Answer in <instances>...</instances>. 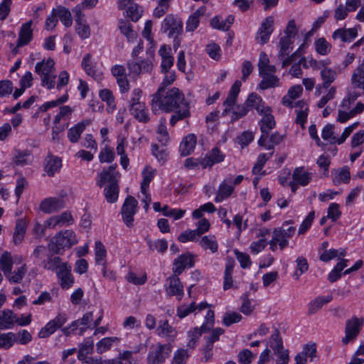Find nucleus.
Returning <instances> with one entry per match:
<instances>
[{"instance_id":"nucleus-21","label":"nucleus","mask_w":364,"mask_h":364,"mask_svg":"<svg viewBox=\"0 0 364 364\" xmlns=\"http://www.w3.org/2000/svg\"><path fill=\"white\" fill-rule=\"evenodd\" d=\"M156 331L159 336L168 338L171 341H173L177 336V331L169 324L168 320L160 321Z\"/></svg>"},{"instance_id":"nucleus-16","label":"nucleus","mask_w":364,"mask_h":364,"mask_svg":"<svg viewBox=\"0 0 364 364\" xmlns=\"http://www.w3.org/2000/svg\"><path fill=\"white\" fill-rule=\"evenodd\" d=\"M65 207V202L59 198H48L44 199L40 204L41 210L46 213L58 211Z\"/></svg>"},{"instance_id":"nucleus-23","label":"nucleus","mask_w":364,"mask_h":364,"mask_svg":"<svg viewBox=\"0 0 364 364\" xmlns=\"http://www.w3.org/2000/svg\"><path fill=\"white\" fill-rule=\"evenodd\" d=\"M292 178L300 186H306L312 180V173L306 171L304 167H297L293 171Z\"/></svg>"},{"instance_id":"nucleus-61","label":"nucleus","mask_w":364,"mask_h":364,"mask_svg":"<svg viewBox=\"0 0 364 364\" xmlns=\"http://www.w3.org/2000/svg\"><path fill=\"white\" fill-rule=\"evenodd\" d=\"M200 237L195 230H187L183 232H181L178 237V240L179 242L185 243L188 241H197L198 237Z\"/></svg>"},{"instance_id":"nucleus-39","label":"nucleus","mask_w":364,"mask_h":364,"mask_svg":"<svg viewBox=\"0 0 364 364\" xmlns=\"http://www.w3.org/2000/svg\"><path fill=\"white\" fill-rule=\"evenodd\" d=\"M321 77L322 80V87L328 89L331 83L336 79L337 73L331 68H323L321 70Z\"/></svg>"},{"instance_id":"nucleus-29","label":"nucleus","mask_w":364,"mask_h":364,"mask_svg":"<svg viewBox=\"0 0 364 364\" xmlns=\"http://www.w3.org/2000/svg\"><path fill=\"white\" fill-rule=\"evenodd\" d=\"M357 36V30L353 28H339L336 30L333 33V38L334 40L341 39L343 42H350Z\"/></svg>"},{"instance_id":"nucleus-60","label":"nucleus","mask_w":364,"mask_h":364,"mask_svg":"<svg viewBox=\"0 0 364 364\" xmlns=\"http://www.w3.org/2000/svg\"><path fill=\"white\" fill-rule=\"evenodd\" d=\"M100 97L102 101L107 102L108 107L111 109L112 111L115 109L116 106L114 104V97L110 90L107 89L101 90L100 92Z\"/></svg>"},{"instance_id":"nucleus-49","label":"nucleus","mask_w":364,"mask_h":364,"mask_svg":"<svg viewBox=\"0 0 364 364\" xmlns=\"http://www.w3.org/2000/svg\"><path fill=\"white\" fill-rule=\"evenodd\" d=\"M346 254L345 249H330L327 252H322L320 255V259L324 262H329L337 257H344Z\"/></svg>"},{"instance_id":"nucleus-46","label":"nucleus","mask_w":364,"mask_h":364,"mask_svg":"<svg viewBox=\"0 0 364 364\" xmlns=\"http://www.w3.org/2000/svg\"><path fill=\"white\" fill-rule=\"evenodd\" d=\"M350 180V173L348 167H343L337 170L336 176L333 178V182L335 185H339L341 183H348Z\"/></svg>"},{"instance_id":"nucleus-26","label":"nucleus","mask_w":364,"mask_h":364,"mask_svg":"<svg viewBox=\"0 0 364 364\" xmlns=\"http://www.w3.org/2000/svg\"><path fill=\"white\" fill-rule=\"evenodd\" d=\"M350 81L353 88L362 90L364 95V63L354 70Z\"/></svg>"},{"instance_id":"nucleus-54","label":"nucleus","mask_w":364,"mask_h":364,"mask_svg":"<svg viewBox=\"0 0 364 364\" xmlns=\"http://www.w3.org/2000/svg\"><path fill=\"white\" fill-rule=\"evenodd\" d=\"M147 244L150 250L158 251L160 253H164L168 248V243L165 240H151L146 239Z\"/></svg>"},{"instance_id":"nucleus-42","label":"nucleus","mask_w":364,"mask_h":364,"mask_svg":"<svg viewBox=\"0 0 364 364\" xmlns=\"http://www.w3.org/2000/svg\"><path fill=\"white\" fill-rule=\"evenodd\" d=\"M107 251L104 245L100 241H96L95 246V257L96 264L105 266L107 264L105 259Z\"/></svg>"},{"instance_id":"nucleus-24","label":"nucleus","mask_w":364,"mask_h":364,"mask_svg":"<svg viewBox=\"0 0 364 364\" xmlns=\"http://www.w3.org/2000/svg\"><path fill=\"white\" fill-rule=\"evenodd\" d=\"M274 73H267L259 75L262 77V80L259 83V87L261 90H264L279 86V78Z\"/></svg>"},{"instance_id":"nucleus-33","label":"nucleus","mask_w":364,"mask_h":364,"mask_svg":"<svg viewBox=\"0 0 364 364\" xmlns=\"http://www.w3.org/2000/svg\"><path fill=\"white\" fill-rule=\"evenodd\" d=\"M15 323V314L11 310H4L0 314V330L9 329Z\"/></svg>"},{"instance_id":"nucleus-55","label":"nucleus","mask_w":364,"mask_h":364,"mask_svg":"<svg viewBox=\"0 0 364 364\" xmlns=\"http://www.w3.org/2000/svg\"><path fill=\"white\" fill-rule=\"evenodd\" d=\"M203 333H205V331H202L201 328H195L189 331L188 332V341L187 343V347L188 348H193Z\"/></svg>"},{"instance_id":"nucleus-50","label":"nucleus","mask_w":364,"mask_h":364,"mask_svg":"<svg viewBox=\"0 0 364 364\" xmlns=\"http://www.w3.org/2000/svg\"><path fill=\"white\" fill-rule=\"evenodd\" d=\"M16 341V336L12 332L0 333V348L9 349Z\"/></svg>"},{"instance_id":"nucleus-56","label":"nucleus","mask_w":364,"mask_h":364,"mask_svg":"<svg viewBox=\"0 0 364 364\" xmlns=\"http://www.w3.org/2000/svg\"><path fill=\"white\" fill-rule=\"evenodd\" d=\"M294 38H289V36H283L279 40V48L280 50L279 56L282 58L284 55H288L290 53V46L293 43Z\"/></svg>"},{"instance_id":"nucleus-30","label":"nucleus","mask_w":364,"mask_h":364,"mask_svg":"<svg viewBox=\"0 0 364 364\" xmlns=\"http://www.w3.org/2000/svg\"><path fill=\"white\" fill-rule=\"evenodd\" d=\"M196 136L193 134H190L183 139L180 144V151L182 156H188L193 151L196 144Z\"/></svg>"},{"instance_id":"nucleus-10","label":"nucleus","mask_w":364,"mask_h":364,"mask_svg":"<svg viewBox=\"0 0 364 364\" xmlns=\"http://www.w3.org/2000/svg\"><path fill=\"white\" fill-rule=\"evenodd\" d=\"M274 31V18L268 16L262 22L257 32L256 41L260 45L267 43Z\"/></svg>"},{"instance_id":"nucleus-3","label":"nucleus","mask_w":364,"mask_h":364,"mask_svg":"<svg viewBox=\"0 0 364 364\" xmlns=\"http://www.w3.org/2000/svg\"><path fill=\"white\" fill-rule=\"evenodd\" d=\"M35 72L41 76L42 85L50 90L55 87L56 75L55 74L54 60L48 58L36 64Z\"/></svg>"},{"instance_id":"nucleus-63","label":"nucleus","mask_w":364,"mask_h":364,"mask_svg":"<svg viewBox=\"0 0 364 364\" xmlns=\"http://www.w3.org/2000/svg\"><path fill=\"white\" fill-rule=\"evenodd\" d=\"M60 327L57 326V323L54 321V320H51L49 321L45 327H43L41 331L39 332V337L40 338H47L52 333H53L56 329L59 328Z\"/></svg>"},{"instance_id":"nucleus-12","label":"nucleus","mask_w":364,"mask_h":364,"mask_svg":"<svg viewBox=\"0 0 364 364\" xmlns=\"http://www.w3.org/2000/svg\"><path fill=\"white\" fill-rule=\"evenodd\" d=\"M60 287L64 289H70L74 284V277L71 273V266L64 262L61 269L57 272Z\"/></svg>"},{"instance_id":"nucleus-32","label":"nucleus","mask_w":364,"mask_h":364,"mask_svg":"<svg viewBox=\"0 0 364 364\" xmlns=\"http://www.w3.org/2000/svg\"><path fill=\"white\" fill-rule=\"evenodd\" d=\"M257 66L259 75L276 72L275 66L269 65V59L264 52L260 53Z\"/></svg>"},{"instance_id":"nucleus-57","label":"nucleus","mask_w":364,"mask_h":364,"mask_svg":"<svg viewBox=\"0 0 364 364\" xmlns=\"http://www.w3.org/2000/svg\"><path fill=\"white\" fill-rule=\"evenodd\" d=\"M93 341L92 339L85 341L82 343L78 350L77 358L87 356L88 354H91L93 351Z\"/></svg>"},{"instance_id":"nucleus-43","label":"nucleus","mask_w":364,"mask_h":364,"mask_svg":"<svg viewBox=\"0 0 364 364\" xmlns=\"http://www.w3.org/2000/svg\"><path fill=\"white\" fill-rule=\"evenodd\" d=\"M269 346L274 350V353H279L284 350L282 338L279 331L276 328L269 338Z\"/></svg>"},{"instance_id":"nucleus-41","label":"nucleus","mask_w":364,"mask_h":364,"mask_svg":"<svg viewBox=\"0 0 364 364\" xmlns=\"http://www.w3.org/2000/svg\"><path fill=\"white\" fill-rule=\"evenodd\" d=\"M199 244L204 250H210L213 253L218 251V245L215 235H209L203 236L199 241Z\"/></svg>"},{"instance_id":"nucleus-64","label":"nucleus","mask_w":364,"mask_h":364,"mask_svg":"<svg viewBox=\"0 0 364 364\" xmlns=\"http://www.w3.org/2000/svg\"><path fill=\"white\" fill-rule=\"evenodd\" d=\"M254 139V133L250 131H245L237 136V140L242 148L247 146Z\"/></svg>"},{"instance_id":"nucleus-22","label":"nucleus","mask_w":364,"mask_h":364,"mask_svg":"<svg viewBox=\"0 0 364 364\" xmlns=\"http://www.w3.org/2000/svg\"><path fill=\"white\" fill-rule=\"evenodd\" d=\"M61 166V160L57 156L49 155L45 159L44 170L49 176H53L56 172L59 171Z\"/></svg>"},{"instance_id":"nucleus-58","label":"nucleus","mask_w":364,"mask_h":364,"mask_svg":"<svg viewBox=\"0 0 364 364\" xmlns=\"http://www.w3.org/2000/svg\"><path fill=\"white\" fill-rule=\"evenodd\" d=\"M249 110L250 108L246 106L245 102L242 105H236L235 107H232V119L237 120L245 117Z\"/></svg>"},{"instance_id":"nucleus-2","label":"nucleus","mask_w":364,"mask_h":364,"mask_svg":"<svg viewBox=\"0 0 364 364\" xmlns=\"http://www.w3.org/2000/svg\"><path fill=\"white\" fill-rule=\"evenodd\" d=\"M77 242L78 240L74 231L72 230H61L50 239L48 247L53 253L60 255L65 249L71 248Z\"/></svg>"},{"instance_id":"nucleus-36","label":"nucleus","mask_w":364,"mask_h":364,"mask_svg":"<svg viewBox=\"0 0 364 364\" xmlns=\"http://www.w3.org/2000/svg\"><path fill=\"white\" fill-rule=\"evenodd\" d=\"M26 230V222L23 220H18L13 235V242L16 245H19L23 242L25 237Z\"/></svg>"},{"instance_id":"nucleus-37","label":"nucleus","mask_w":364,"mask_h":364,"mask_svg":"<svg viewBox=\"0 0 364 364\" xmlns=\"http://www.w3.org/2000/svg\"><path fill=\"white\" fill-rule=\"evenodd\" d=\"M119 193V183H114V185H107L104 188V196L107 203H115L118 199Z\"/></svg>"},{"instance_id":"nucleus-1","label":"nucleus","mask_w":364,"mask_h":364,"mask_svg":"<svg viewBox=\"0 0 364 364\" xmlns=\"http://www.w3.org/2000/svg\"><path fill=\"white\" fill-rule=\"evenodd\" d=\"M151 105L154 112L159 110L167 113L174 112L170 119L171 126H174L178 121L190 117L189 103L185 100L183 93L176 87L166 90L163 87H159L152 95Z\"/></svg>"},{"instance_id":"nucleus-51","label":"nucleus","mask_w":364,"mask_h":364,"mask_svg":"<svg viewBox=\"0 0 364 364\" xmlns=\"http://www.w3.org/2000/svg\"><path fill=\"white\" fill-rule=\"evenodd\" d=\"M143 174V181L141 183V191L143 194H146L149 183L151 181V180L154 178L156 171L154 169L149 170V167H146L144 171L142 172Z\"/></svg>"},{"instance_id":"nucleus-48","label":"nucleus","mask_w":364,"mask_h":364,"mask_svg":"<svg viewBox=\"0 0 364 364\" xmlns=\"http://www.w3.org/2000/svg\"><path fill=\"white\" fill-rule=\"evenodd\" d=\"M27 268L26 264L21 265L14 272L9 273V275H5L7 279L13 284H18L21 282L24 275L26 274Z\"/></svg>"},{"instance_id":"nucleus-20","label":"nucleus","mask_w":364,"mask_h":364,"mask_svg":"<svg viewBox=\"0 0 364 364\" xmlns=\"http://www.w3.org/2000/svg\"><path fill=\"white\" fill-rule=\"evenodd\" d=\"M194 265V261L191 255H181L173 262V271L174 274H180L187 267H192Z\"/></svg>"},{"instance_id":"nucleus-31","label":"nucleus","mask_w":364,"mask_h":364,"mask_svg":"<svg viewBox=\"0 0 364 364\" xmlns=\"http://www.w3.org/2000/svg\"><path fill=\"white\" fill-rule=\"evenodd\" d=\"M131 114L141 122L146 123L149 120L148 110L144 103L136 105L129 108Z\"/></svg>"},{"instance_id":"nucleus-6","label":"nucleus","mask_w":364,"mask_h":364,"mask_svg":"<svg viewBox=\"0 0 364 364\" xmlns=\"http://www.w3.org/2000/svg\"><path fill=\"white\" fill-rule=\"evenodd\" d=\"M363 324V319L358 318L355 316L351 318L346 321L345 333L346 336L343 338L342 343L344 345L348 344L350 341H353L359 334Z\"/></svg>"},{"instance_id":"nucleus-9","label":"nucleus","mask_w":364,"mask_h":364,"mask_svg":"<svg viewBox=\"0 0 364 364\" xmlns=\"http://www.w3.org/2000/svg\"><path fill=\"white\" fill-rule=\"evenodd\" d=\"M182 28V21L172 15L167 16L161 24L162 31L164 33L168 31V36L170 38H176L181 33Z\"/></svg>"},{"instance_id":"nucleus-35","label":"nucleus","mask_w":364,"mask_h":364,"mask_svg":"<svg viewBox=\"0 0 364 364\" xmlns=\"http://www.w3.org/2000/svg\"><path fill=\"white\" fill-rule=\"evenodd\" d=\"M64 262H61V259L59 257L53 256L50 254L47 255V259L46 261H42V264H40V266L43 267L44 269L48 270H60L61 269V266H63Z\"/></svg>"},{"instance_id":"nucleus-7","label":"nucleus","mask_w":364,"mask_h":364,"mask_svg":"<svg viewBox=\"0 0 364 364\" xmlns=\"http://www.w3.org/2000/svg\"><path fill=\"white\" fill-rule=\"evenodd\" d=\"M117 165H112L107 168H103L99 175L97 184L99 187H105L107 185L119 183L120 174L116 171Z\"/></svg>"},{"instance_id":"nucleus-19","label":"nucleus","mask_w":364,"mask_h":364,"mask_svg":"<svg viewBox=\"0 0 364 364\" xmlns=\"http://www.w3.org/2000/svg\"><path fill=\"white\" fill-rule=\"evenodd\" d=\"M234 191L232 185V178H225L218 187L217 195L215 198L216 203L221 202L224 199L230 197Z\"/></svg>"},{"instance_id":"nucleus-8","label":"nucleus","mask_w":364,"mask_h":364,"mask_svg":"<svg viewBox=\"0 0 364 364\" xmlns=\"http://www.w3.org/2000/svg\"><path fill=\"white\" fill-rule=\"evenodd\" d=\"M137 200L133 196H128L122 207L123 221L128 227L133 225L134 215L136 212Z\"/></svg>"},{"instance_id":"nucleus-15","label":"nucleus","mask_w":364,"mask_h":364,"mask_svg":"<svg viewBox=\"0 0 364 364\" xmlns=\"http://www.w3.org/2000/svg\"><path fill=\"white\" fill-rule=\"evenodd\" d=\"M92 124V119H86L80 121L68 131V138L71 143H77L86 127Z\"/></svg>"},{"instance_id":"nucleus-14","label":"nucleus","mask_w":364,"mask_h":364,"mask_svg":"<svg viewBox=\"0 0 364 364\" xmlns=\"http://www.w3.org/2000/svg\"><path fill=\"white\" fill-rule=\"evenodd\" d=\"M112 73L116 77L121 92L124 93L129 90V82L124 66L116 65L112 68Z\"/></svg>"},{"instance_id":"nucleus-17","label":"nucleus","mask_w":364,"mask_h":364,"mask_svg":"<svg viewBox=\"0 0 364 364\" xmlns=\"http://www.w3.org/2000/svg\"><path fill=\"white\" fill-rule=\"evenodd\" d=\"M33 21L30 20L25 23H23L18 32L17 40V47L28 44L33 38Z\"/></svg>"},{"instance_id":"nucleus-59","label":"nucleus","mask_w":364,"mask_h":364,"mask_svg":"<svg viewBox=\"0 0 364 364\" xmlns=\"http://www.w3.org/2000/svg\"><path fill=\"white\" fill-rule=\"evenodd\" d=\"M233 272V264H227L224 274V282H223V289L224 290H228L233 287V280L232 277Z\"/></svg>"},{"instance_id":"nucleus-34","label":"nucleus","mask_w":364,"mask_h":364,"mask_svg":"<svg viewBox=\"0 0 364 364\" xmlns=\"http://www.w3.org/2000/svg\"><path fill=\"white\" fill-rule=\"evenodd\" d=\"M14 264V259L11 252L5 251L0 257V269L4 275L11 273Z\"/></svg>"},{"instance_id":"nucleus-53","label":"nucleus","mask_w":364,"mask_h":364,"mask_svg":"<svg viewBox=\"0 0 364 364\" xmlns=\"http://www.w3.org/2000/svg\"><path fill=\"white\" fill-rule=\"evenodd\" d=\"M315 49L319 55H326L331 50V45L324 38H320L315 41Z\"/></svg>"},{"instance_id":"nucleus-11","label":"nucleus","mask_w":364,"mask_h":364,"mask_svg":"<svg viewBox=\"0 0 364 364\" xmlns=\"http://www.w3.org/2000/svg\"><path fill=\"white\" fill-rule=\"evenodd\" d=\"M225 159V155L218 148L214 147L208 151L205 156L200 159V164L203 168H211L214 164L220 163Z\"/></svg>"},{"instance_id":"nucleus-28","label":"nucleus","mask_w":364,"mask_h":364,"mask_svg":"<svg viewBox=\"0 0 364 364\" xmlns=\"http://www.w3.org/2000/svg\"><path fill=\"white\" fill-rule=\"evenodd\" d=\"M205 7L201 6L189 16L186 21V29L188 32H193L198 26L200 18L205 13Z\"/></svg>"},{"instance_id":"nucleus-40","label":"nucleus","mask_w":364,"mask_h":364,"mask_svg":"<svg viewBox=\"0 0 364 364\" xmlns=\"http://www.w3.org/2000/svg\"><path fill=\"white\" fill-rule=\"evenodd\" d=\"M119 338L117 337H106L100 340L96 344V350L97 353L102 354L109 350L114 343H117Z\"/></svg>"},{"instance_id":"nucleus-45","label":"nucleus","mask_w":364,"mask_h":364,"mask_svg":"<svg viewBox=\"0 0 364 364\" xmlns=\"http://www.w3.org/2000/svg\"><path fill=\"white\" fill-rule=\"evenodd\" d=\"M224 333L221 328H216L213 330L210 335L206 338V344L204 347V353H207L213 349V343L219 340V337Z\"/></svg>"},{"instance_id":"nucleus-62","label":"nucleus","mask_w":364,"mask_h":364,"mask_svg":"<svg viewBox=\"0 0 364 364\" xmlns=\"http://www.w3.org/2000/svg\"><path fill=\"white\" fill-rule=\"evenodd\" d=\"M296 270L295 271L294 276L296 279H299V277L308 270L309 265L306 259L303 257H299L296 259Z\"/></svg>"},{"instance_id":"nucleus-25","label":"nucleus","mask_w":364,"mask_h":364,"mask_svg":"<svg viewBox=\"0 0 364 364\" xmlns=\"http://www.w3.org/2000/svg\"><path fill=\"white\" fill-rule=\"evenodd\" d=\"M333 299L331 295L318 296L308 304V315H313L318 312L326 304Z\"/></svg>"},{"instance_id":"nucleus-27","label":"nucleus","mask_w":364,"mask_h":364,"mask_svg":"<svg viewBox=\"0 0 364 364\" xmlns=\"http://www.w3.org/2000/svg\"><path fill=\"white\" fill-rule=\"evenodd\" d=\"M303 91L301 85H294L289 88L287 95L284 96L282 103L284 106L293 108V102L300 97Z\"/></svg>"},{"instance_id":"nucleus-38","label":"nucleus","mask_w":364,"mask_h":364,"mask_svg":"<svg viewBox=\"0 0 364 364\" xmlns=\"http://www.w3.org/2000/svg\"><path fill=\"white\" fill-rule=\"evenodd\" d=\"M119 28L121 33L124 35L129 42H133L137 37L136 33L133 30L132 24L124 20L119 22Z\"/></svg>"},{"instance_id":"nucleus-5","label":"nucleus","mask_w":364,"mask_h":364,"mask_svg":"<svg viewBox=\"0 0 364 364\" xmlns=\"http://www.w3.org/2000/svg\"><path fill=\"white\" fill-rule=\"evenodd\" d=\"M289 223H291V220L285 222L282 227L275 228L273 231L275 240L279 241V246L281 250L288 245V239L291 238L296 232L294 227H288Z\"/></svg>"},{"instance_id":"nucleus-52","label":"nucleus","mask_w":364,"mask_h":364,"mask_svg":"<svg viewBox=\"0 0 364 364\" xmlns=\"http://www.w3.org/2000/svg\"><path fill=\"white\" fill-rule=\"evenodd\" d=\"M301 105L304 108L301 110H297L296 112V117L295 119V122L296 124H301V127H304V124L306 122V119L308 117V112H309V107L307 103L304 100H301V102L298 104V105ZM302 107H301V109Z\"/></svg>"},{"instance_id":"nucleus-13","label":"nucleus","mask_w":364,"mask_h":364,"mask_svg":"<svg viewBox=\"0 0 364 364\" xmlns=\"http://www.w3.org/2000/svg\"><path fill=\"white\" fill-rule=\"evenodd\" d=\"M73 218L70 212L65 211L60 215H54L50 218L46 222V227L49 228H56L65 225H69L73 223Z\"/></svg>"},{"instance_id":"nucleus-4","label":"nucleus","mask_w":364,"mask_h":364,"mask_svg":"<svg viewBox=\"0 0 364 364\" xmlns=\"http://www.w3.org/2000/svg\"><path fill=\"white\" fill-rule=\"evenodd\" d=\"M172 346L171 343H160L152 347L147 356V364H162L169 357Z\"/></svg>"},{"instance_id":"nucleus-47","label":"nucleus","mask_w":364,"mask_h":364,"mask_svg":"<svg viewBox=\"0 0 364 364\" xmlns=\"http://www.w3.org/2000/svg\"><path fill=\"white\" fill-rule=\"evenodd\" d=\"M55 9L57 16L59 17L60 21L64 24V26L66 27L71 26L73 21L70 11L68 9L61 6H58L57 9Z\"/></svg>"},{"instance_id":"nucleus-44","label":"nucleus","mask_w":364,"mask_h":364,"mask_svg":"<svg viewBox=\"0 0 364 364\" xmlns=\"http://www.w3.org/2000/svg\"><path fill=\"white\" fill-rule=\"evenodd\" d=\"M262 133L268 134L269 132L275 127V121L271 113H267L259 122Z\"/></svg>"},{"instance_id":"nucleus-18","label":"nucleus","mask_w":364,"mask_h":364,"mask_svg":"<svg viewBox=\"0 0 364 364\" xmlns=\"http://www.w3.org/2000/svg\"><path fill=\"white\" fill-rule=\"evenodd\" d=\"M178 275L175 274L167 279L168 284L166 291L169 296H179L181 297L183 295V287Z\"/></svg>"}]
</instances>
